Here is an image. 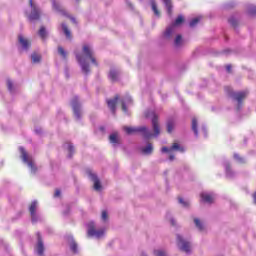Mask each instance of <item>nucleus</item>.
Returning <instances> with one entry per match:
<instances>
[{"mask_svg": "<svg viewBox=\"0 0 256 256\" xmlns=\"http://www.w3.org/2000/svg\"><path fill=\"white\" fill-rule=\"evenodd\" d=\"M147 118H152V129L154 133H151V130L145 126L140 127H124V131L128 135H133V133H141L144 139H151V137H159L161 133V128L159 127V120L154 111L146 113Z\"/></svg>", "mask_w": 256, "mask_h": 256, "instance_id": "f257e3e1", "label": "nucleus"}, {"mask_svg": "<svg viewBox=\"0 0 256 256\" xmlns=\"http://www.w3.org/2000/svg\"><path fill=\"white\" fill-rule=\"evenodd\" d=\"M76 59L84 75H89V73H91L89 61H91L93 65H97V60L95 59V56H93V49H91V46L89 45L83 46L82 54H76Z\"/></svg>", "mask_w": 256, "mask_h": 256, "instance_id": "f03ea898", "label": "nucleus"}, {"mask_svg": "<svg viewBox=\"0 0 256 256\" xmlns=\"http://www.w3.org/2000/svg\"><path fill=\"white\" fill-rule=\"evenodd\" d=\"M19 151L21 153V159L23 163H25L29 167L32 174H36L37 166L35 165V160L33 159V156L29 155L27 151H25V148H23L22 146L19 147Z\"/></svg>", "mask_w": 256, "mask_h": 256, "instance_id": "7ed1b4c3", "label": "nucleus"}, {"mask_svg": "<svg viewBox=\"0 0 256 256\" xmlns=\"http://www.w3.org/2000/svg\"><path fill=\"white\" fill-rule=\"evenodd\" d=\"M87 229L88 237H94V239H103L105 237V229L101 228L97 230V224L93 221L87 223Z\"/></svg>", "mask_w": 256, "mask_h": 256, "instance_id": "20e7f679", "label": "nucleus"}, {"mask_svg": "<svg viewBox=\"0 0 256 256\" xmlns=\"http://www.w3.org/2000/svg\"><path fill=\"white\" fill-rule=\"evenodd\" d=\"M176 243L177 247L180 249V251H183V253H186L189 255L191 253V241L189 239L183 237L180 234L176 235Z\"/></svg>", "mask_w": 256, "mask_h": 256, "instance_id": "39448f33", "label": "nucleus"}, {"mask_svg": "<svg viewBox=\"0 0 256 256\" xmlns=\"http://www.w3.org/2000/svg\"><path fill=\"white\" fill-rule=\"evenodd\" d=\"M71 105L74 111L75 119L77 121H81L83 109L81 108V102L79 101V97L75 96L74 98H72Z\"/></svg>", "mask_w": 256, "mask_h": 256, "instance_id": "423d86ee", "label": "nucleus"}, {"mask_svg": "<svg viewBox=\"0 0 256 256\" xmlns=\"http://www.w3.org/2000/svg\"><path fill=\"white\" fill-rule=\"evenodd\" d=\"M226 91L234 101L238 103V109H241V101L247 97V92H234L231 88L227 87Z\"/></svg>", "mask_w": 256, "mask_h": 256, "instance_id": "0eeeda50", "label": "nucleus"}, {"mask_svg": "<svg viewBox=\"0 0 256 256\" xmlns=\"http://www.w3.org/2000/svg\"><path fill=\"white\" fill-rule=\"evenodd\" d=\"M172 151H178L179 153H184L185 152V148H183V146L179 145V143H174L172 145V147L168 148V147H162L161 152L162 153H169V161H174L175 160V155L171 154Z\"/></svg>", "mask_w": 256, "mask_h": 256, "instance_id": "6e6552de", "label": "nucleus"}, {"mask_svg": "<svg viewBox=\"0 0 256 256\" xmlns=\"http://www.w3.org/2000/svg\"><path fill=\"white\" fill-rule=\"evenodd\" d=\"M183 21H185V18L183 17V15L178 16L175 22L166 29V31L164 32V37L166 39H169V37H171V35L175 33V28L179 27V25H181Z\"/></svg>", "mask_w": 256, "mask_h": 256, "instance_id": "1a4fd4ad", "label": "nucleus"}, {"mask_svg": "<svg viewBox=\"0 0 256 256\" xmlns=\"http://www.w3.org/2000/svg\"><path fill=\"white\" fill-rule=\"evenodd\" d=\"M31 13L28 15L29 21H38L41 17V9L33 3V0H30Z\"/></svg>", "mask_w": 256, "mask_h": 256, "instance_id": "9d476101", "label": "nucleus"}, {"mask_svg": "<svg viewBox=\"0 0 256 256\" xmlns=\"http://www.w3.org/2000/svg\"><path fill=\"white\" fill-rule=\"evenodd\" d=\"M39 207V204L37 201H33L29 207L32 223H37L41 221V216L39 213H37V208Z\"/></svg>", "mask_w": 256, "mask_h": 256, "instance_id": "9b49d317", "label": "nucleus"}, {"mask_svg": "<svg viewBox=\"0 0 256 256\" xmlns=\"http://www.w3.org/2000/svg\"><path fill=\"white\" fill-rule=\"evenodd\" d=\"M200 197H201V202L207 203L208 205H211V203H213V201H215V194H213L211 192H202L200 194Z\"/></svg>", "mask_w": 256, "mask_h": 256, "instance_id": "f8f14e48", "label": "nucleus"}, {"mask_svg": "<svg viewBox=\"0 0 256 256\" xmlns=\"http://www.w3.org/2000/svg\"><path fill=\"white\" fill-rule=\"evenodd\" d=\"M38 242L36 244L35 251L38 256H43V253H45V245L43 244V240L41 239V234L37 233Z\"/></svg>", "mask_w": 256, "mask_h": 256, "instance_id": "ddd939ff", "label": "nucleus"}, {"mask_svg": "<svg viewBox=\"0 0 256 256\" xmlns=\"http://www.w3.org/2000/svg\"><path fill=\"white\" fill-rule=\"evenodd\" d=\"M89 178L91 179V181H93V187H94L95 191L103 190V186L101 185V181L99 180L97 175H95L93 173H89Z\"/></svg>", "mask_w": 256, "mask_h": 256, "instance_id": "4468645a", "label": "nucleus"}, {"mask_svg": "<svg viewBox=\"0 0 256 256\" xmlns=\"http://www.w3.org/2000/svg\"><path fill=\"white\" fill-rule=\"evenodd\" d=\"M223 165L227 179H233V177H235L237 173L233 171V169H231V164L229 163V161L224 162Z\"/></svg>", "mask_w": 256, "mask_h": 256, "instance_id": "2eb2a0df", "label": "nucleus"}, {"mask_svg": "<svg viewBox=\"0 0 256 256\" xmlns=\"http://www.w3.org/2000/svg\"><path fill=\"white\" fill-rule=\"evenodd\" d=\"M18 41L20 43L22 51H29V47H31V42H29V40L20 35L18 36Z\"/></svg>", "mask_w": 256, "mask_h": 256, "instance_id": "dca6fc26", "label": "nucleus"}, {"mask_svg": "<svg viewBox=\"0 0 256 256\" xmlns=\"http://www.w3.org/2000/svg\"><path fill=\"white\" fill-rule=\"evenodd\" d=\"M132 102H133V100L131 99V96H129V95H126L124 98L121 99L122 111H124V113H127V107H129Z\"/></svg>", "mask_w": 256, "mask_h": 256, "instance_id": "f3484780", "label": "nucleus"}, {"mask_svg": "<svg viewBox=\"0 0 256 256\" xmlns=\"http://www.w3.org/2000/svg\"><path fill=\"white\" fill-rule=\"evenodd\" d=\"M119 101V96H116L114 99L108 100L107 104L112 113H115L117 102Z\"/></svg>", "mask_w": 256, "mask_h": 256, "instance_id": "a211bd4d", "label": "nucleus"}, {"mask_svg": "<svg viewBox=\"0 0 256 256\" xmlns=\"http://www.w3.org/2000/svg\"><path fill=\"white\" fill-rule=\"evenodd\" d=\"M68 243H69L70 249H71V251H73V253H79V250H77V243L73 239V236H68Z\"/></svg>", "mask_w": 256, "mask_h": 256, "instance_id": "6ab92c4d", "label": "nucleus"}, {"mask_svg": "<svg viewBox=\"0 0 256 256\" xmlns=\"http://www.w3.org/2000/svg\"><path fill=\"white\" fill-rule=\"evenodd\" d=\"M166 9H167V14L169 15V17H171V15H173V4L171 3V0H162Z\"/></svg>", "mask_w": 256, "mask_h": 256, "instance_id": "aec40b11", "label": "nucleus"}, {"mask_svg": "<svg viewBox=\"0 0 256 256\" xmlns=\"http://www.w3.org/2000/svg\"><path fill=\"white\" fill-rule=\"evenodd\" d=\"M108 77L110 81H117L119 79V71L116 69L110 70Z\"/></svg>", "mask_w": 256, "mask_h": 256, "instance_id": "412c9836", "label": "nucleus"}, {"mask_svg": "<svg viewBox=\"0 0 256 256\" xmlns=\"http://www.w3.org/2000/svg\"><path fill=\"white\" fill-rule=\"evenodd\" d=\"M141 151L144 155H151L153 153V144L148 143L145 147L141 148Z\"/></svg>", "mask_w": 256, "mask_h": 256, "instance_id": "4be33fe9", "label": "nucleus"}, {"mask_svg": "<svg viewBox=\"0 0 256 256\" xmlns=\"http://www.w3.org/2000/svg\"><path fill=\"white\" fill-rule=\"evenodd\" d=\"M194 225L197 227L198 231H205V223L199 218H194Z\"/></svg>", "mask_w": 256, "mask_h": 256, "instance_id": "5701e85b", "label": "nucleus"}, {"mask_svg": "<svg viewBox=\"0 0 256 256\" xmlns=\"http://www.w3.org/2000/svg\"><path fill=\"white\" fill-rule=\"evenodd\" d=\"M61 29H62L64 35L66 36V39H71V30H69V28L67 27V24L62 23Z\"/></svg>", "mask_w": 256, "mask_h": 256, "instance_id": "b1692460", "label": "nucleus"}, {"mask_svg": "<svg viewBox=\"0 0 256 256\" xmlns=\"http://www.w3.org/2000/svg\"><path fill=\"white\" fill-rule=\"evenodd\" d=\"M64 149H67V151H69L68 157H72L73 153H75V147L70 142L64 144Z\"/></svg>", "mask_w": 256, "mask_h": 256, "instance_id": "393cba45", "label": "nucleus"}, {"mask_svg": "<svg viewBox=\"0 0 256 256\" xmlns=\"http://www.w3.org/2000/svg\"><path fill=\"white\" fill-rule=\"evenodd\" d=\"M197 118L192 119V131L195 135V137H199V130L197 129Z\"/></svg>", "mask_w": 256, "mask_h": 256, "instance_id": "a878e982", "label": "nucleus"}, {"mask_svg": "<svg viewBox=\"0 0 256 256\" xmlns=\"http://www.w3.org/2000/svg\"><path fill=\"white\" fill-rule=\"evenodd\" d=\"M150 5L152 7V11L156 17H159L161 14L159 12V9H157V3H155V0H150Z\"/></svg>", "mask_w": 256, "mask_h": 256, "instance_id": "bb28decb", "label": "nucleus"}, {"mask_svg": "<svg viewBox=\"0 0 256 256\" xmlns=\"http://www.w3.org/2000/svg\"><path fill=\"white\" fill-rule=\"evenodd\" d=\"M109 140H110V143H112L113 145H117V143H119V134L112 133L109 136Z\"/></svg>", "mask_w": 256, "mask_h": 256, "instance_id": "cd10ccee", "label": "nucleus"}, {"mask_svg": "<svg viewBox=\"0 0 256 256\" xmlns=\"http://www.w3.org/2000/svg\"><path fill=\"white\" fill-rule=\"evenodd\" d=\"M173 129H175V120L170 119V120H168V122H167V131H168L169 133H173Z\"/></svg>", "mask_w": 256, "mask_h": 256, "instance_id": "c85d7f7f", "label": "nucleus"}, {"mask_svg": "<svg viewBox=\"0 0 256 256\" xmlns=\"http://www.w3.org/2000/svg\"><path fill=\"white\" fill-rule=\"evenodd\" d=\"M31 61H32V63H39L41 61V55L36 52L32 53Z\"/></svg>", "mask_w": 256, "mask_h": 256, "instance_id": "c756f323", "label": "nucleus"}, {"mask_svg": "<svg viewBox=\"0 0 256 256\" xmlns=\"http://www.w3.org/2000/svg\"><path fill=\"white\" fill-rule=\"evenodd\" d=\"M39 37H41V39H43V41H45L47 39V30H45V27H41L39 32Z\"/></svg>", "mask_w": 256, "mask_h": 256, "instance_id": "7c9ffc66", "label": "nucleus"}, {"mask_svg": "<svg viewBox=\"0 0 256 256\" xmlns=\"http://www.w3.org/2000/svg\"><path fill=\"white\" fill-rule=\"evenodd\" d=\"M153 253L155 256H167V252L163 249H156Z\"/></svg>", "mask_w": 256, "mask_h": 256, "instance_id": "2f4dec72", "label": "nucleus"}, {"mask_svg": "<svg viewBox=\"0 0 256 256\" xmlns=\"http://www.w3.org/2000/svg\"><path fill=\"white\" fill-rule=\"evenodd\" d=\"M182 43H183V38L181 37V35H177L174 40L175 47H179Z\"/></svg>", "mask_w": 256, "mask_h": 256, "instance_id": "473e14b6", "label": "nucleus"}, {"mask_svg": "<svg viewBox=\"0 0 256 256\" xmlns=\"http://www.w3.org/2000/svg\"><path fill=\"white\" fill-rule=\"evenodd\" d=\"M233 157H234L235 161H237V163H246L245 158L241 157L237 153H234Z\"/></svg>", "mask_w": 256, "mask_h": 256, "instance_id": "72a5a7b5", "label": "nucleus"}, {"mask_svg": "<svg viewBox=\"0 0 256 256\" xmlns=\"http://www.w3.org/2000/svg\"><path fill=\"white\" fill-rule=\"evenodd\" d=\"M52 6H53V9H55L56 11H59V12L63 11L59 2H56L55 0H52Z\"/></svg>", "mask_w": 256, "mask_h": 256, "instance_id": "f704fd0d", "label": "nucleus"}, {"mask_svg": "<svg viewBox=\"0 0 256 256\" xmlns=\"http://www.w3.org/2000/svg\"><path fill=\"white\" fill-rule=\"evenodd\" d=\"M101 219L104 223H107L109 221V214H107L106 210L102 211Z\"/></svg>", "mask_w": 256, "mask_h": 256, "instance_id": "c9c22d12", "label": "nucleus"}, {"mask_svg": "<svg viewBox=\"0 0 256 256\" xmlns=\"http://www.w3.org/2000/svg\"><path fill=\"white\" fill-rule=\"evenodd\" d=\"M58 53L59 55H61V57H63V59H67V52L65 51V49H63V47H58Z\"/></svg>", "mask_w": 256, "mask_h": 256, "instance_id": "e433bc0d", "label": "nucleus"}, {"mask_svg": "<svg viewBox=\"0 0 256 256\" xmlns=\"http://www.w3.org/2000/svg\"><path fill=\"white\" fill-rule=\"evenodd\" d=\"M178 201L180 205H182V207H189V205H191V203L188 200H185L183 198H178Z\"/></svg>", "mask_w": 256, "mask_h": 256, "instance_id": "4c0bfd02", "label": "nucleus"}, {"mask_svg": "<svg viewBox=\"0 0 256 256\" xmlns=\"http://www.w3.org/2000/svg\"><path fill=\"white\" fill-rule=\"evenodd\" d=\"M199 21H201V17H196V18H193L190 23H189V26L190 27H195L197 25V23H199Z\"/></svg>", "mask_w": 256, "mask_h": 256, "instance_id": "58836bf2", "label": "nucleus"}, {"mask_svg": "<svg viewBox=\"0 0 256 256\" xmlns=\"http://www.w3.org/2000/svg\"><path fill=\"white\" fill-rule=\"evenodd\" d=\"M7 87L10 93H13V82L11 80H7Z\"/></svg>", "mask_w": 256, "mask_h": 256, "instance_id": "ea45409f", "label": "nucleus"}, {"mask_svg": "<svg viewBox=\"0 0 256 256\" xmlns=\"http://www.w3.org/2000/svg\"><path fill=\"white\" fill-rule=\"evenodd\" d=\"M229 24L233 25V27H235V25H237V20L234 17L229 18Z\"/></svg>", "mask_w": 256, "mask_h": 256, "instance_id": "a19ab883", "label": "nucleus"}, {"mask_svg": "<svg viewBox=\"0 0 256 256\" xmlns=\"http://www.w3.org/2000/svg\"><path fill=\"white\" fill-rule=\"evenodd\" d=\"M201 132L203 133L204 137H207V127H205V125H202Z\"/></svg>", "mask_w": 256, "mask_h": 256, "instance_id": "79ce46f5", "label": "nucleus"}, {"mask_svg": "<svg viewBox=\"0 0 256 256\" xmlns=\"http://www.w3.org/2000/svg\"><path fill=\"white\" fill-rule=\"evenodd\" d=\"M250 13L252 15H256V6H253L251 9H250Z\"/></svg>", "mask_w": 256, "mask_h": 256, "instance_id": "37998d69", "label": "nucleus"}, {"mask_svg": "<svg viewBox=\"0 0 256 256\" xmlns=\"http://www.w3.org/2000/svg\"><path fill=\"white\" fill-rule=\"evenodd\" d=\"M54 197H61V190H56L54 193Z\"/></svg>", "mask_w": 256, "mask_h": 256, "instance_id": "c03bdc74", "label": "nucleus"}, {"mask_svg": "<svg viewBox=\"0 0 256 256\" xmlns=\"http://www.w3.org/2000/svg\"><path fill=\"white\" fill-rule=\"evenodd\" d=\"M226 71L231 73V64L226 65Z\"/></svg>", "mask_w": 256, "mask_h": 256, "instance_id": "a18cd8bd", "label": "nucleus"}, {"mask_svg": "<svg viewBox=\"0 0 256 256\" xmlns=\"http://www.w3.org/2000/svg\"><path fill=\"white\" fill-rule=\"evenodd\" d=\"M170 223H171L172 225H175V219L171 218V219H170Z\"/></svg>", "mask_w": 256, "mask_h": 256, "instance_id": "49530a36", "label": "nucleus"}, {"mask_svg": "<svg viewBox=\"0 0 256 256\" xmlns=\"http://www.w3.org/2000/svg\"><path fill=\"white\" fill-rule=\"evenodd\" d=\"M253 199H254V203H255V205H256V192H255L254 195H253Z\"/></svg>", "mask_w": 256, "mask_h": 256, "instance_id": "de8ad7c7", "label": "nucleus"}, {"mask_svg": "<svg viewBox=\"0 0 256 256\" xmlns=\"http://www.w3.org/2000/svg\"><path fill=\"white\" fill-rule=\"evenodd\" d=\"M65 75H66V77H69V71L68 70H65Z\"/></svg>", "mask_w": 256, "mask_h": 256, "instance_id": "09e8293b", "label": "nucleus"}, {"mask_svg": "<svg viewBox=\"0 0 256 256\" xmlns=\"http://www.w3.org/2000/svg\"><path fill=\"white\" fill-rule=\"evenodd\" d=\"M141 256H147V253L142 252V253H141Z\"/></svg>", "mask_w": 256, "mask_h": 256, "instance_id": "8fccbe9b", "label": "nucleus"}, {"mask_svg": "<svg viewBox=\"0 0 256 256\" xmlns=\"http://www.w3.org/2000/svg\"><path fill=\"white\" fill-rule=\"evenodd\" d=\"M71 21H72L73 23H75V18H71Z\"/></svg>", "mask_w": 256, "mask_h": 256, "instance_id": "3c124183", "label": "nucleus"}, {"mask_svg": "<svg viewBox=\"0 0 256 256\" xmlns=\"http://www.w3.org/2000/svg\"><path fill=\"white\" fill-rule=\"evenodd\" d=\"M76 1H79V0H76Z\"/></svg>", "mask_w": 256, "mask_h": 256, "instance_id": "603ef678", "label": "nucleus"}]
</instances>
